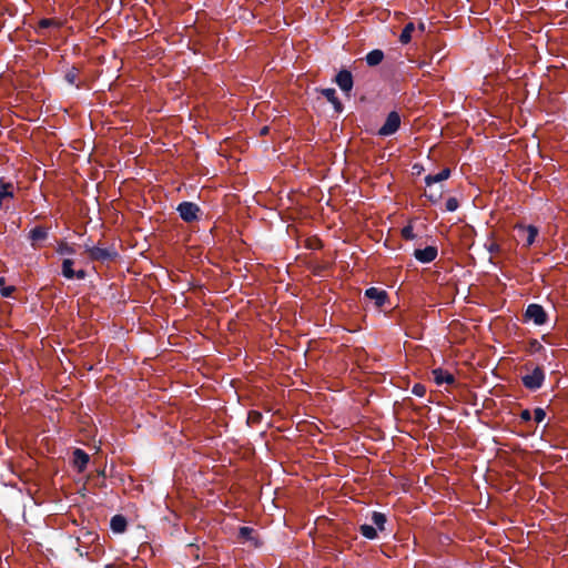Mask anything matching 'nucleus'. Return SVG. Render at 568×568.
Segmentation results:
<instances>
[{
    "mask_svg": "<svg viewBox=\"0 0 568 568\" xmlns=\"http://www.w3.org/2000/svg\"><path fill=\"white\" fill-rule=\"evenodd\" d=\"M545 379V373L541 367L536 366L521 377L523 384L528 389H538L541 387Z\"/></svg>",
    "mask_w": 568,
    "mask_h": 568,
    "instance_id": "obj_1",
    "label": "nucleus"
},
{
    "mask_svg": "<svg viewBox=\"0 0 568 568\" xmlns=\"http://www.w3.org/2000/svg\"><path fill=\"white\" fill-rule=\"evenodd\" d=\"M525 317L527 321H531L536 325H544L548 320L547 313L539 304L528 305Z\"/></svg>",
    "mask_w": 568,
    "mask_h": 568,
    "instance_id": "obj_2",
    "label": "nucleus"
},
{
    "mask_svg": "<svg viewBox=\"0 0 568 568\" xmlns=\"http://www.w3.org/2000/svg\"><path fill=\"white\" fill-rule=\"evenodd\" d=\"M399 125L400 116L397 112L393 111L387 115L385 123L378 130V134L383 136L392 135L398 130Z\"/></svg>",
    "mask_w": 568,
    "mask_h": 568,
    "instance_id": "obj_3",
    "label": "nucleus"
},
{
    "mask_svg": "<svg viewBox=\"0 0 568 568\" xmlns=\"http://www.w3.org/2000/svg\"><path fill=\"white\" fill-rule=\"evenodd\" d=\"M516 230L518 232V236L520 240L525 243L526 246H530L534 244L537 235H538V229L534 225H523L517 224Z\"/></svg>",
    "mask_w": 568,
    "mask_h": 568,
    "instance_id": "obj_4",
    "label": "nucleus"
},
{
    "mask_svg": "<svg viewBox=\"0 0 568 568\" xmlns=\"http://www.w3.org/2000/svg\"><path fill=\"white\" fill-rule=\"evenodd\" d=\"M178 211L182 220H184L185 222H193L197 219L200 207L195 203L183 202L179 204Z\"/></svg>",
    "mask_w": 568,
    "mask_h": 568,
    "instance_id": "obj_5",
    "label": "nucleus"
},
{
    "mask_svg": "<svg viewBox=\"0 0 568 568\" xmlns=\"http://www.w3.org/2000/svg\"><path fill=\"white\" fill-rule=\"evenodd\" d=\"M73 264H74V262L71 258L63 260V262H62V275L65 278H68V280H71V278H74V277L78 278V280H83L87 276L85 271L79 270V271L74 272Z\"/></svg>",
    "mask_w": 568,
    "mask_h": 568,
    "instance_id": "obj_6",
    "label": "nucleus"
},
{
    "mask_svg": "<svg viewBox=\"0 0 568 568\" xmlns=\"http://www.w3.org/2000/svg\"><path fill=\"white\" fill-rule=\"evenodd\" d=\"M365 296L374 301L376 307L378 308L383 307L388 298L386 291L379 290L377 287L367 288L365 292Z\"/></svg>",
    "mask_w": 568,
    "mask_h": 568,
    "instance_id": "obj_7",
    "label": "nucleus"
},
{
    "mask_svg": "<svg viewBox=\"0 0 568 568\" xmlns=\"http://www.w3.org/2000/svg\"><path fill=\"white\" fill-rule=\"evenodd\" d=\"M85 252L88 253L89 257L93 261L104 262L113 257V253L111 251L99 246L87 247Z\"/></svg>",
    "mask_w": 568,
    "mask_h": 568,
    "instance_id": "obj_8",
    "label": "nucleus"
},
{
    "mask_svg": "<svg viewBox=\"0 0 568 568\" xmlns=\"http://www.w3.org/2000/svg\"><path fill=\"white\" fill-rule=\"evenodd\" d=\"M414 256L422 263H430L437 256V248L435 246H427L425 248L415 250Z\"/></svg>",
    "mask_w": 568,
    "mask_h": 568,
    "instance_id": "obj_9",
    "label": "nucleus"
},
{
    "mask_svg": "<svg viewBox=\"0 0 568 568\" xmlns=\"http://www.w3.org/2000/svg\"><path fill=\"white\" fill-rule=\"evenodd\" d=\"M336 83L344 92H349L353 88V77L347 70H342L336 75Z\"/></svg>",
    "mask_w": 568,
    "mask_h": 568,
    "instance_id": "obj_10",
    "label": "nucleus"
},
{
    "mask_svg": "<svg viewBox=\"0 0 568 568\" xmlns=\"http://www.w3.org/2000/svg\"><path fill=\"white\" fill-rule=\"evenodd\" d=\"M13 185L0 179V207H8L6 202L13 197Z\"/></svg>",
    "mask_w": 568,
    "mask_h": 568,
    "instance_id": "obj_11",
    "label": "nucleus"
},
{
    "mask_svg": "<svg viewBox=\"0 0 568 568\" xmlns=\"http://www.w3.org/2000/svg\"><path fill=\"white\" fill-rule=\"evenodd\" d=\"M434 376V381L437 385H442L444 383L446 384H454L455 377L449 372L443 369V368H436L432 372Z\"/></svg>",
    "mask_w": 568,
    "mask_h": 568,
    "instance_id": "obj_12",
    "label": "nucleus"
},
{
    "mask_svg": "<svg viewBox=\"0 0 568 568\" xmlns=\"http://www.w3.org/2000/svg\"><path fill=\"white\" fill-rule=\"evenodd\" d=\"M450 176V170L448 168L443 169L436 174H428L425 178V183L427 186H432L435 183H440L446 181Z\"/></svg>",
    "mask_w": 568,
    "mask_h": 568,
    "instance_id": "obj_13",
    "label": "nucleus"
},
{
    "mask_svg": "<svg viewBox=\"0 0 568 568\" xmlns=\"http://www.w3.org/2000/svg\"><path fill=\"white\" fill-rule=\"evenodd\" d=\"M89 463V455L82 449H75L73 452V464L79 471H83Z\"/></svg>",
    "mask_w": 568,
    "mask_h": 568,
    "instance_id": "obj_14",
    "label": "nucleus"
},
{
    "mask_svg": "<svg viewBox=\"0 0 568 568\" xmlns=\"http://www.w3.org/2000/svg\"><path fill=\"white\" fill-rule=\"evenodd\" d=\"M254 529L251 527H241L239 537L243 542H251L254 547L258 546L257 539L253 536Z\"/></svg>",
    "mask_w": 568,
    "mask_h": 568,
    "instance_id": "obj_15",
    "label": "nucleus"
},
{
    "mask_svg": "<svg viewBox=\"0 0 568 568\" xmlns=\"http://www.w3.org/2000/svg\"><path fill=\"white\" fill-rule=\"evenodd\" d=\"M322 94L334 105L336 111L342 110V103L339 102V100L336 97L335 89H332V88L323 89Z\"/></svg>",
    "mask_w": 568,
    "mask_h": 568,
    "instance_id": "obj_16",
    "label": "nucleus"
},
{
    "mask_svg": "<svg viewBox=\"0 0 568 568\" xmlns=\"http://www.w3.org/2000/svg\"><path fill=\"white\" fill-rule=\"evenodd\" d=\"M110 525L114 532H123L126 528V519L121 515H115L112 517Z\"/></svg>",
    "mask_w": 568,
    "mask_h": 568,
    "instance_id": "obj_17",
    "label": "nucleus"
},
{
    "mask_svg": "<svg viewBox=\"0 0 568 568\" xmlns=\"http://www.w3.org/2000/svg\"><path fill=\"white\" fill-rule=\"evenodd\" d=\"M384 59V53L381 50H373L366 55V62L368 65H377Z\"/></svg>",
    "mask_w": 568,
    "mask_h": 568,
    "instance_id": "obj_18",
    "label": "nucleus"
},
{
    "mask_svg": "<svg viewBox=\"0 0 568 568\" xmlns=\"http://www.w3.org/2000/svg\"><path fill=\"white\" fill-rule=\"evenodd\" d=\"M414 31L415 24L413 22L407 23L399 36L400 43L407 44L412 40V33Z\"/></svg>",
    "mask_w": 568,
    "mask_h": 568,
    "instance_id": "obj_19",
    "label": "nucleus"
},
{
    "mask_svg": "<svg viewBox=\"0 0 568 568\" xmlns=\"http://www.w3.org/2000/svg\"><path fill=\"white\" fill-rule=\"evenodd\" d=\"M47 235L48 232L42 226H37L30 231V239L33 241V243L44 240Z\"/></svg>",
    "mask_w": 568,
    "mask_h": 568,
    "instance_id": "obj_20",
    "label": "nucleus"
},
{
    "mask_svg": "<svg viewBox=\"0 0 568 568\" xmlns=\"http://www.w3.org/2000/svg\"><path fill=\"white\" fill-rule=\"evenodd\" d=\"M372 521L378 530L383 531L385 529L386 516L383 513L374 511L372 515Z\"/></svg>",
    "mask_w": 568,
    "mask_h": 568,
    "instance_id": "obj_21",
    "label": "nucleus"
},
{
    "mask_svg": "<svg viewBox=\"0 0 568 568\" xmlns=\"http://www.w3.org/2000/svg\"><path fill=\"white\" fill-rule=\"evenodd\" d=\"M359 531L367 539H375L377 537V529L367 524L361 525Z\"/></svg>",
    "mask_w": 568,
    "mask_h": 568,
    "instance_id": "obj_22",
    "label": "nucleus"
},
{
    "mask_svg": "<svg viewBox=\"0 0 568 568\" xmlns=\"http://www.w3.org/2000/svg\"><path fill=\"white\" fill-rule=\"evenodd\" d=\"M57 252L61 255H71L75 251L72 245L68 244L67 242H60L57 247Z\"/></svg>",
    "mask_w": 568,
    "mask_h": 568,
    "instance_id": "obj_23",
    "label": "nucleus"
},
{
    "mask_svg": "<svg viewBox=\"0 0 568 568\" xmlns=\"http://www.w3.org/2000/svg\"><path fill=\"white\" fill-rule=\"evenodd\" d=\"M0 290H1V294L4 297H9L16 291V287L14 286H7L6 285V278L3 276H0Z\"/></svg>",
    "mask_w": 568,
    "mask_h": 568,
    "instance_id": "obj_24",
    "label": "nucleus"
},
{
    "mask_svg": "<svg viewBox=\"0 0 568 568\" xmlns=\"http://www.w3.org/2000/svg\"><path fill=\"white\" fill-rule=\"evenodd\" d=\"M485 246L490 254H497L500 252V245L494 239H489Z\"/></svg>",
    "mask_w": 568,
    "mask_h": 568,
    "instance_id": "obj_25",
    "label": "nucleus"
},
{
    "mask_svg": "<svg viewBox=\"0 0 568 568\" xmlns=\"http://www.w3.org/2000/svg\"><path fill=\"white\" fill-rule=\"evenodd\" d=\"M402 236H403L405 240H414V239H415V234H414L413 226H412V225H407V226H405V227L402 230Z\"/></svg>",
    "mask_w": 568,
    "mask_h": 568,
    "instance_id": "obj_26",
    "label": "nucleus"
},
{
    "mask_svg": "<svg viewBox=\"0 0 568 568\" xmlns=\"http://www.w3.org/2000/svg\"><path fill=\"white\" fill-rule=\"evenodd\" d=\"M412 393L418 397H423L426 394V387L422 384H415L412 388Z\"/></svg>",
    "mask_w": 568,
    "mask_h": 568,
    "instance_id": "obj_27",
    "label": "nucleus"
},
{
    "mask_svg": "<svg viewBox=\"0 0 568 568\" xmlns=\"http://www.w3.org/2000/svg\"><path fill=\"white\" fill-rule=\"evenodd\" d=\"M546 417V412L538 407L534 410V419L537 422V423H541Z\"/></svg>",
    "mask_w": 568,
    "mask_h": 568,
    "instance_id": "obj_28",
    "label": "nucleus"
},
{
    "mask_svg": "<svg viewBox=\"0 0 568 568\" xmlns=\"http://www.w3.org/2000/svg\"><path fill=\"white\" fill-rule=\"evenodd\" d=\"M457 207H458V201L455 197H449L446 202V210L453 212Z\"/></svg>",
    "mask_w": 568,
    "mask_h": 568,
    "instance_id": "obj_29",
    "label": "nucleus"
},
{
    "mask_svg": "<svg viewBox=\"0 0 568 568\" xmlns=\"http://www.w3.org/2000/svg\"><path fill=\"white\" fill-rule=\"evenodd\" d=\"M425 195L432 201V202H436L440 199V195H442V191H438V192H430V193H425Z\"/></svg>",
    "mask_w": 568,
    "mask_h": 568,
    "instance_id": "obj_30",
    "label": "nucleus"
},
{
    "mask_svg": "<svg viewBox=\"0 0 568 568\" xmlns=\"http://www.w3.org/2000/svg\"><path fill=\"white\" fill-rule=\"evenodd\" d=\"M520 418L521 420L524 422H528L531 419V414L528 409H524L521 413H520Z\"/></svg>",
    "mask_w": 568,
    "mask_h": 568,
    "instance_id": "obj_31",
    "label": "nucleus"
},
{
    "mask_svg": "<svg viewBox=\"0 0 568 568\" xmlns=\"http://www.w3.org/2000/svg\"><path fill=\"white\" fill-rule=\"evenodd\" d=\"M51 23H52V22H51V20H49V19H44V20L40 21V26H41L42 28H47V27H49Z\"/></svg>",
    "mask_w": 568,
    "mask_h": 568,
    "instance_id": "obj_32",
    "label": "nucleus"
},
{
    "mask_svg": "<svg viewBox=\"0 0 568 568\" xmlns=\"http://www.w3.org/2000/svg\"><path fill=\"white\" fill-rule=\"evenodd\" d=\"M418 29H419L420 32H424L425 31V24L423 22H420L418 24Z\"/></svg>",
    "mask_w": 568,
    "mask_h": 568,
    "instance_id": "obj_33",
    "label": "nucleus"
},
{
    "mask_svg": "<svg viewBox=\"0 0 568 568\" xmlns=\"http://www.w3.org/2000/svg\"><path fill=\"white\" fill-rule=\"evenodd\" d=\"M267 132H268V128L267 126L262 128V130H261V134L262 135L267 134Z\"/></svg>",
    "mask_w": 568,
    "mask_h": 568,
    "instance_id": "obj_34",
    "label": "nucleus"
},
{
    "mask_svg": "<svg viewBox=\"0 0 568 568\" xmlns=\"http://www.w3.org/2000/svg\"><path fill=\"white\" fill-rule=\"evenodd\" d=\"M67 79H69V81H70V82H73V79H72V77H70V75H67Z\"/></svg>",
    "mask_w": 568,
    "mask_h": 568,
    "instance_id": "obj_35",
    "label": "nucleus"
},
{
    "mask_svg": "<svg viewBox=\"0 0 568 568\" xmlns=\"http://www.w3.org/2000/svg\"><path fill=\"white\" fill-rule=\"evenodd\" d=\"M67 79H69V81H70V82H73V79H72V77H70V75H67Z\"/></svg>",
    "mask_w": 568,
    "mask_h": 568,
    "instance_id": "obj_36",
    "label": "nucleus"
}]
</instances>
